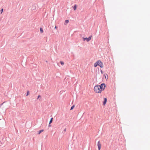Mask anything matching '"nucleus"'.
I'll return each mask as SVG.
<instances>
[{"mask_svg": "<svg viewBox=\"0 0 150 150\" xmlns=\"http://www.w3.org/2000/svg\"><path fill=\"white\" fill-rule=\"evenodd\" d=\"M105 87V85L104 83H102L100 85L96 86L94 88L95 92L97 93H101L102 91L104 90Z\"/></svg>", "mask_w": 150, "mask_h": 150, "instance_id": "1", "label": "nucleus"}, {"mask_svg": "<svg viewBox=\"0 0 150 150\" xmlns=\"http://www.w3.org/2000/svg\"><path fill=\"white\" fill-rule=\"evenodd\" d=\"M92 37V36L91 35L88 38H85L83 37V41H85V40H86L87 42H89L90 40L91 39V38Z\"/></svg>", "mask_w": 150, "mask_h": 150, "instance_id": "2", "label": "nucleus"}, {"mask_svg": "<svg viewBox=\"0 0 150 150\" xmlns=\"http://www.w3.org/2000/svg\"><path fill=\"white\" fill-rule=\"evenodd\" d=\"M98 65L101 68H103V63L100 60L98 61Z\"/></svg>", "mask_w": 150, "mask_h": 150, "instance_id": "3", "label": "nucleus"}, {"mask_svg": "<svg viewBox=\"0 0 150 150\" xmlns=\"http://www.w3.org/2000/svg\"><path fill=\"white\" fill-rule=\"evenodd\" d=\"M97 146L98 149V150H100L101 144L99 141L98 142Z\"/></svg>", "mask_w": 150, "mask_h": 150, "instance_id": "4", "label": "nucleus"}, {"mask_svg": "<svg viewBox=\"0 0 150 150\" xmlns=\"http://www.w3.org/2000/svg\"><path fill=\"white\" fill-rule=\"evenodd\" d=\"M98 65V61L96 62L94 64V66L95 67H96Z\"/></svg>", "mask_w": 150, "mask_h": 150, "instance_id": "5", "label": "nucleus"}, {"mask_svg": "<svg viewBox=\"0 0 150 150\" xmlns=\"http://www.w3.org/2000/svg\"><path fill=\"white\" fill-rule=\"evenodd\" d=\"M104 101L103 102V105H105V104L107 102V99L106 98H104Z\"/></svg>", "mask_w": 150, "mask_h": 150, "instance_id": "6", "label": "nucleus"}, {"mask_svg": "<svg viewBox=\"0 0 150 150\" xmlns=\"http://www.w3.org/2000/svg\"><path fill=\"white\" fill-rule=\"evenodd\" d=\"M77 8V6L76 4L73 7L74 10L75 11L76 10Z\"/></svg>", "mask_w": 150, "mask_h": 150, "instance_id": "7", "label": "nucleus"}, {"mask_svg": "<svg viewBox=\"0 0 150 150\" xmlns=\"http://www.w3.org/2000/svg\"><path fill=\"white\" fill-rule=\"evenodd\" d=\"M69 22V21L68 20H66L65 21L64 24L65 25H67Z\"/></svg>", "mask_w": 150, "mask_h": 150, "instance_id": "8", "label": "nucleus"}, {"mask_svg": "<svg viewBox=\"0 0 150 150\" xmlns=\"http://www.w3.org/2000/svg\"><path fill=\"white\" fill-rule=\"evenodd\" d=\"M43 131H44V130H43V129H42V130H41L38 133V134H40L41 132H43Z\"/></svg>", "mask_w": 150, "mask_h": 150, "instance_id": "9", "label": "nucleus"}, {"mask_svg": "<svg viewBox=\"0 0 150 150\" xmlns=\"http://www.w3.org/2000/svg\"><path fill=\"white\" fill-rule=\"evenodd\" d=\"M52 120H53V118L52 117L51 118L50 120V121L49 122V124H50L52 122Z\"/></svg>", "mask_w": 150, "mask_h": 150, "instance_id": "10", "label": "nucleus"}, {"mask_svg": "<svg viewBox=\"0 0 150 150\" xmlns=\"http://www.w3.org/2000/svg\"><path fill=\"white\" fill-rule=\"evenodd\" d=\"M40 31L41 33H43V31L42 29V28H40Z\"/></svg>", "mask_w": 150, "mask_h": 150, "instance_id": "11", "label": "nucleus"}, {"mask_svg": "<svg viewBox=\"0 0 150 150\" xmlns=\"http://www.w3.org/2000/svg\"><path fill=\"white\" fill-rule=\"evenodd\" d=\"M74 105L72 106L71 107V109H70V110H72V109L74 108Z\"/></svg>", "mask_w": 150, "mask_h": 150, "instance_id": "12", "label": "nucleus"}, {"mask_svg": "<svg viewBox=\"0 0 150 150\" xmlns=\"http://www.w3.org/2000/svg\"><path fill=\"white\" fill-rule=\"evenodd\" d=\"M60 62V63L62 65H63L64 64V63L63 62L61 61V62Z\"/></svg>", "mask_w": 150, "mask_h": 150, "instance_id": "13", "label": "nucleus"}, {"mask_svg": "<svg viewBox=\"0 0 150 150\" xmlns=\"http://www.w3.org/2000/svg\"><path fill=\"white\" fill-rule=\"evenodd\" d=\"M29 94V91H28L27 92V94L26 96H27Z\"/></svg>", "mask_w": 150, "mask_h": 150, "instance_id": "14", "label": "nucleus"}, {"mask_svg": "<svg viewBox=\"0 0 150 150\" xmlns=\"http://www.w3.org/2000/svg\"><path fill=\"white\" fill-rule=\"evenodd\" d=\"M3 8H2L1 10V14L2 12H3Z\"/></svg>", "mask_w": 150, "mask_h": 150, "instance_id": "15", "label": "nucleus"}, {"mask_svg": "<svg viewBox=\"0 0 150 150\" xmlns=\"http://www.w3.org/2000/svg\"><path fill=\"white\" fill-rule=\"evenodd\" d=\"M107 77V78H108V76L107 74H106V76H105V78L106 79Z\"/></svg>", "mask_w": 150, "mask_h": 150, "instance_id": "16", "label": "nucleus"}, {"mask_svg": "<svg viewBox=\"0 0 150 150\" xmlns=\"http://www.w3.org/2000/svg\"><path fill=\"white\" fill-rule=\"evenodd\" d=\"M41 96L40 95H39L38 96V99Z\"/></svg>", "mask_w": 150, "mask_h": 150, "instance_id": "17", "label": "nucleus"}, {"mask_svg": "<svg viewBox=\"0 0 150 150\" xmlns=\"http://www.w3.org/2000/svg\"><path fill=\"white\" fill-rule=\"evenodd\" d=\"M55 28L56 29L57 28V26H55Z\"/></svg>", "mask_w": 150, "mask_h": 150, "instance_id": "18", "label": "nucleus"}, {"mask_svg": "<svg viewBox=\"0 0 150 150\" xmlns=\"http://www.w3.org/2000/svg\"><path fill=\"white\" fill-rule=\"evenodd\" d=\"M49 126L50 127V125H49Z\"/></svg>", "mask_w": 150, "mask_h": 150, "instance_id": "19", "label": "nucleus"}]
</instances>
